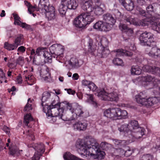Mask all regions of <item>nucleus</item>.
Masks as SVG:
<instances>
[{
  "label": "nucleus",
  "instance_id": "nucleus-1",
  "mask_svg": "<svg viewBox=\"0 0 160 160\" xmlns=\"http://www.w3.org/2000/svg\"><path fill=\"white\" fill-rule=\"evenodd\" d=\"M100 0H80L81 8L89 12H83L75 18L73 25L78 28H84L93 21L95 16H99L104 12L105 6L103 3L99 4Z\"/></svg>",
  "mask_w": 160,
  "mask_h": 160
},
{
  "label": "nucleus",
  "instance_id": "nucleus-2",
  "mask_svg": "<svg viewBox=\"0 0 160 160\" xmlns=\"http://www.w3.org/2000/svg\"><path fill=\"white\" fill-rule=\"evenodd\" d=\"M55 97L56 99L53 100L51 105H46L43 109L48 117L52 118L53 122L56 121L57 119H61L64 121H69L76 120L79 117H86L89 116L88 113L87 115H85L82 107L77 103H68L66 105L67 110L72 115L70 117H66L63 115V108H58L60 106V103L58 101V97L56 96Z\"/></svg>",
  "mask_w": 160,
  "mask_h": 160
},
{
  "label": "nucleus",
  "instance_id": "nucleus-3",
  "mask_svg": "<svg viewBox=\"0 0 160 160\" xmlns=\"http://www.w3.org/2000/svg\"><path fill=\"white\" fill-rule=\"evenodd\" d=\"M89 145H88L82 140H78L76 143V148L82 157L87 158H98L102 160L104 158L105 152L99 149V144L94 138H90Z\"/></svg>",
  "mask_w": 160,
  "mask_h": 160
},
{
  "label": "nucleus",
  "instance_id": "nucleus-4",
  "mask_svg": "<svg viewBox=\"0 0 160 160\" xmlns=\"http://www.w3.org/2000/svg\"><path fill=\"white\" fill-rule=\"evenodd\" d=\"M99 38L100 43L98 44L99 46L97 50L96 49V45L93 44L92 39H89L88 42V51L92 55L104 58L110 52L107 47L108 42L107 39L104 37H100Z\"/></svg>",
  "mask_w": 160,
  "mask_h": 160
},
{
  "label": "nucleus",
  "instance_id": "nucleus-5",
  "mask_svg": "<svg viewBox=\"0 0 160 160\" xmlns=\"http://www.w3.org/2000/svg\"><path fill=\"white\" fill-rule=\"evenodd\" d=\"M38 10L40 13L45 14L49 20H54L56 18V11L53 6H50L48 0H40Z\"/></svg>",
  "mask_w": 160,
  "mask_h": 160
},
{
  "label": "nucleus",
  "instance_id": "nucleus-6",
  "mask_svg": "<svg viewBox=\"0 0 160 160\" xmlns=\"http://www.w3.org/2000/svg\"><path fill=\"white\" fill-rule=\"evenodd\" d=\"M126 20L130 24L136 26H142L143 27L148 26L150 25L152 29L156 31L158 33H160V22L158 23L152 20H148V19L138 20L137 18L129 17L127 18Z\"/></svg>",
  "mask_w": 160,
  "mask_h": 160
},
{
  "label": "nucleus",
  "instance_id": "nucleus-7",
  "mask_svg": "<svg viewBox=\"0 0 160 160\" xmlns=\"http://www.w3.org/2000/svg\"><path fill=\"white\" fill-rule=\"evenodd\" d=\"M103 115L108 118L114 120L126 118L128 112L126 111L119 108L112 107L104 109Z\"/></svg>",
  "mask_w": 160,
  "mask_h": 160
},
{
  "label": "nucleus",
  "instance_id": "nucleus-8",
  "mask_svg": "<svg viewBox=\"0 0 160 160\" xmlns=\"http://www.w3.org/2000/svg\"><path fill=\"white\" fill-rule=\"evenodd\" d=\"M101 99L112 101H117L119 99L118 91L117 89H100L96 94Z\"/></svg>",
  "mask_w": 160,
  "mask_h": 160
},
{
  "label": "nucleus",
  "instance_id": "nucleus-9",
  "mask_svg": "<svg viewBox=\"0 0 160 160\" xmlns=\"http://www.w3.org/2000/svg\"><path fill=\"white\" fill-rule=\"evenodd\" d=\"M158 4L157 3H153L149 5L146 8V12L144 10L138 7L137 9L138 12H139L140 15L146 18L144 19H148L149 21L152 20H155L158 18L157 16H155L156 9L158 8Z\"/></svg>",
  "mask_w": 160,
  "mask_h": 160
},
{
  "label": "nucleus",
  "instance_id": "nucleus-10",
  "mask_svg": "<svg viewBox=\"0 0 160 160\" xmlns=\"http://www.w3.org/2000/svg\"><path fill=\"white\" fill-rule=\"evenodd\" d=\"M147 94L145 91L140 92L135 96L137 102L142 105L152 106L158 102L159 97H152L147 98Z\"/></svg>",
  "mask_w": 160,
  "mask_h": 160
},
{
  "label": "nucleus",
  "instance_id": "nucleus-11",
  "mask_svg": "<svg viewBox=\"0 0 160 160\" xmlns=\"http://www.w3.org/2000/svg\"><path fill=\"white\" fill-rule=\"evenodd\" d=\"M102 21L99 32H108L111 30L115 24L116 20L109 13H107L103 16Z\"/></svg>",
  "mask_w": 160,
  "mask_h": 160
},
{
  "label": "nucleus",
  "instance_id": "nucleus-12",
  "mask_svg": "<svg viewBox=\"0 0 160 160\" xmlns=\"http://www.w3.org/2000/svg\"><path fill=\"white\" fill-rule=\"evenodd\" d=\"M141 127H139L138 122L136 120H132L128 124H125L118 127V130L121 134L127 137L131 132Z\"/></svg>",
  "mask_w": 160,
  "mask_h": 160
},
{
  "label": "nucleus",
  "instance_id": "nucleus-13",
  "mask_svg": "<svg viewBox=\"0 0 160 160\" xmlns=\"http://www.w3.org/2000/svg\"><path fill=\"white\" fill-rule=\"evenodd\" d=\"M140 43L143 46L152 45V43H154L153 35L152 33L147 32L142 33L139 38Z\"/></svg>",
  "mask_w": 160,
  "mask_h": 160
},
{
  "label": "nucleus",
  "instance_id": "nucleus-14",
  "mask_svg": "<svg viewBox=\"0 0 160 160\" xmlns=\"http://www.w3.org/2000/svg\"><path fill=\"white\" fill-rule=\"evenodd\" d=\"M158 80L150 75L139 77L138 78L133 80V82L137 84L138 82V84H141L144 87H146L150 84L152 85L155 84Z\"/></svg>",
  "mask_w": 160,
  "mask_h": 160
},
{
  "label": "nucleus",
  "instance_id": "nucleus-15",
  "mask_svg": "<svg viewBox=\"0 0 160 160\" xmlns=\"http://www.w3.org/2000/svg\"><path fill=\"white\" fill-rule=\"evenodd\" d=\"M29 147H32L36 151L33 156L32 158V160H39L40 157L45 151L44 146L43 144H33L32 145H28Z\"/></svg>",
  "mask_w": 160,
  "mask_h": 160
},
{
  "label": "nucleus",
  "instance_id": "nucleus-16",
  "mask_svg": "<svg viewBox=\"0 0 160 160\" xmlns=\"http://www.w3.org/2000/svg\"><path fill=\"white\" fill-rule=\"evenodd\" d=\"M49 50L51 53H54L56 54V59L59 62L62 63V61L59 60H62L63 57V47L58 44H54L50 47Z\"/></svg>",
  "mask_w": 160,
  "mask_h": 160
},
{
  "label": "nucleus",
  "instance_id": "nucleus-17",
  "mask_svg": "<svg viewBox=\"0 0 160 160\" xmlns=\"http://www.w3.org/2000/svg\"><path fill=\"white\" fill-rule=\"evenodd\" d=\"M146 130L144 128L141 127L138 128L137 129L131 132V133L129 134L128 135L129 138V142H131L135 140V139H138L142 137L145 134Z\"/></svg>",
  "mask_w": 160,
  "mask_h": 160
},
{
  "label": "nucleus",
  "instance_id": "nucleus-18",
  "mask_svg": "<svg viewBox=\"0 0 160 160\" xmlns=\"http://www.w3.org/2000/svg\"><path fill=\"white\" fill-rule=\"evenodd\" d=\"M5 149H8L10 153L14 156H17L19 155L20 154V152H22V150L19 151L18 147L13 143L11 142V140L10 139H8V142L6 144V146L4 147Z\"/></svg>",
  "mask_w": 160,
  "mask_h": 160
},
{
  "label": "nucleus",
  "instance_id": "nucleus-19",
  "mask_svg": "<svg viewBox=\"0 0 160 160\" xmlns=\"http://www.w3.org/2000/svg\"><path fill=\"white\" fill-rule=\"evenodd\" d=\"M46 48L43 47L38 48L36 51V54L38 56L41 55L43 52V56L44 58V62H46L51 63L52 62V57L48 52L45 51Z\"/></svg>",
  "mask_w": 160,
  "mask_h": 160
},
{
  "label": "nucleus",
  "instance_id": "nucleus-20",
  "mask_svg": "<svg viewBox=\"0 0 160 160\" xmlns=\"http://www.w3.org/2000/svg\"><path fill=\"white\" fill-rule=\"evenodd\" d=\"M152 45L149 46L146 50V53L151 57H160V49L156 46Z\"/></svg>",
  "mask_w": 160,
  "mask_h": 160
},
{
  "label": "nucleus",
  "instance_id": "nucleus-21",
  "mask_svg": "<svg viewBox=\"0 0 160 160\" xmlns=\"http://www.w3.org/2000/svg\"><path fill=\"white\" fill-rule=\"evenodd\" d=\"M142 69L145 72H151L160 77V68L152 65H145L143 67Z\"/></svg>",
  "mask_w": 160,
  "mask_h": 160
},
{
  "label": "nucleus",
  "instance_id": "nucleus-22",
  "mask_svg": "<svg viewBox=\"0 0 160 160\" xmlns=\"http://www.w3.org/2000/svg\"><path fill=\"white\" fill-rule=\"evenodd\" d=\"M119 2L128 11L132 10L134 7L133 2L132 0H118Z\"/></svg>",
  "mask_w": 160,
  "mask_h": 160
},
{
  "label": "nucleus",
  "instance_id": "nucleus-23",
  "mask_svg": "<svg viewBox=\"0 0 160 160\" xmlns=\"http://www.w3.org/2000/svg\"><path fill=\"white\" fill-rule=\"evenodd\" d=\"M12 15L14 19V24L15 25H19L22 28L26 29H28L30 28V26L25 23L22 22L20 20V18L19 16L16 13H13Z\"/></svg>",
  "mask_w": 160,
  "mask_h": 160
},
{
  "label": "nucleus",
  "instance_id": "nucleus-24",
  "mask_svg": "<svg viewBox=\"0 0 160 160\" xmlns=\"http://www.w3.org/2000/svg\"><path fill=\"white\" fill-rule=\"evenodd\" d=\"M88 125L86 121L78 122L74 124L73 127L75 130L84 131L86 129Z\"/></svg>",
  "mask_w": 160,
  "mask_h": 160
},
{
  "label": "nucleus",
  "instance_id": "nucleus-25",
  "mask_svg": "<svg viewBox=\"0 0 160 160\" xmlns=\"http://www.w3.org/2000/svg\"><path fill=\"white\" fill-rule=\"evenodd\" d=\"M119 29L123 33H126L129 35L133 33L132 29L128 27L127 25L123 23L120 22L118 26Z\"/></svg>",
  "mask_w": 160,
  "mask_h": 160
},
{
  "label": "nucleus",
  "instance_id": "nucleus-26",
  "mask_svg": "<svg viewBox=\"0 0 160 160\" xmlns=\"http://www.w3.org/2000/svg\"><path fill=\"white\" fill-rule=\"evenodd\" d=\"M28 72V70H24L23 77L25 78V81L29 85H31L35 82L34 78L33 76L29 74Z\"/></svg>",
  "mask_w": 160,
  "mask_h": 160
},
{
  "label": "nucleus",
  "instance_id": "nucleus-27",
  "mask_svg": "<svg viewBox=\"0 0 160 160\" xmlns=\"http://www.w3.org/2000/svg\"><path fill=\"white\" fill-rule=\"evenodd\" d=\"M61 0L60 4L58 8V11L62 16L65 15L68 8L66 3V0Z\"/></svg>",
  "mask_w": 160,
  "mask_h": 160
},
{
  "label": "nucleus",
  "instance_id": "nucleus-28",
  "mask_svg": "<svg viewBox=\"0 0 160 160\" xmlns=\"http://www.w3.org/2000/svg\"><path fill=\"white\" fill-rule=\"evenodd\" d=\"M114 52H116V55L117 57L127 56H131L132 53L126 50L122 49H119L114 51Z\"/></svg>",
  "mask_w": 160,
  "mask_h": 160
},
{
  "label": "nucleus",
  "instance_id": "nucleus-29",
  "mask_svg": "<svg viewBox=\"0 0 160 160\" xmlns=\"http://www.w3.org/2000/svg\"><path fill=\"white\" fill-rule=\"evenodd\" d=\"M66 1L65 2L69 9L74 10L78 6L77 0H66Z\"/></svg>",
  "mask_w": 160,
  "mask_h": 160
},
{
  "label": "nucleus",
  "instance_id": "nucleus-30",
  "mask_svg": "<svg viewBox=\"0 0 160 160\" xmlns=\"http://www.w3.org/2000/svg\"><path fill=\"white\" fill-rule=\"evenodd\" d=\"M40 76L47 82H49L51 80L50 73L48 70H42L40 72Z\"/></svg>",
  "mask_w": 160,
  "mask_h": 160
},
{
  "label": "nucleus",
  "instance_id": "nucleus-31",
  "mask_svg": "<svg viewBox=\"0 0 160 160\" xmlns=\"http://www.w3.org/2000/svg\"><path fill=\"white\" fill-rule=\"evenodd\" d=\"M69 64L72 67L74 68H77L79 67L82 64L81 61H79L75 58H72L68 61Z\"/></svg>",
  "mask_w": 160,
  "mask_h": 160
},
{
  "label": "nucleus",
  "instance_id": "nucleus-32",
  "mask_svg": "<svg viewBox=\"0 0 160 160\" xmlns=\"http://www.w3.org/2000/svg\"><path fill=\"white\" fill-rule=\"evenodd\" d=\"M65 160H85L79 158L71 154L69 152H66L63 155Z\"/></svg>",
  "mask_w": 160,
  "mask_h": 160
},
{
  "label": "nucleus",
  "instance_id": "nucleus-33",
  "mask_svg": "<svg viewBox=\"0 0 160 160\" xmlns=\"http://www.w3.org/2000/svg\"><path fill=\"white\" fill-rule=\"evenodd\" d=\"M131 74L132 75H139L141 73V69L138 66H132L130 70Z\"/></svg>",
  "mask_w": 160,
  "mask_h": 160
},
{
  "label": "nucleus",
  "instance_id": "nucleus-34",
  "mask_svg": "<svg viewBox=\"0 0 160 160\" xmlns=\"http://www.w3.org/2000/svg\"><path fill=\"white\" fill-rule=\"evenodd\" d=\"M87 99V102L90 104L92 105L94 107L97 106V103L95 99L93 98L92 94H86Z\"/></svg>",
  "mask_w": 160,
  "mask_h": 160
},
{
  "label": "nucleus",
  "instance_id": "nucleus-35",
  "mask_svg": "<svg viewBox=\"0 0 160 160\" xmlns=\"http://www.w3.org/2000/svg\"><path fill=\"white\" fill-rule=\"evenodd\" d=\"M51 93L48 92H44L42 94V105L43 107L44 105L43 104V102L47 101L50 98L52 95Z\"/></svg>",
  "mask_w": 160,
  "mask_h": 160
},
{
  "label": "nucleus",
  "instance_id": "nucleus-36",
  "mask_svg": "<svg viewBox=\"0 0 160 160\" xmlns=\"http://www.w3.org/2000/svg\"><path fill=\"white\" fill-rule=\"evenodd\" d=\"M113 142L115 145H119L120 146H125L128 144L129 142H128L126 141L125 140H119L116 139H112Z\"/></svg>",
  "mask_w": 160,
  "mask_h": 160
},
{
  "label": "nucleus",
  "instance_id": "nucleus-37",
  "mask_svg": "<svg viewBox=\"0 0 160 160\" xmlns=\"http://www.w3.org/2000/svg\"><path fill=\"white\" fill-rule=\"evenodd\" d=\"M17 47V45H16L14 43L13 44H10L7 42H5L4 43V48L9 51L13 50L16 49Z\"/></svg>",
  "mask_w": 160,
  "mask_h": 160
},
{
  "label": "nucleus",
  "instance_id": "nucleus-38",
  "mask_svg": "<svg viewBox=\"0 0 160 160\" xmlns=\"http://www.w3.org/2000/svg\"><path fill=\"white\" fill-rule=\"evenodd\" d=\"M33 102V100H31L30 98L28 99L27 103L24 109V111H29L32 109V104Z\"/></svg>",
  "mask_w": 160,
  "mask_h": 160
},
{
  "label": "nucleus",
  "instance_id": "nucleus-39",
  "mask_svg": "<svg viewBox=\"0 0 160 160\" xmlns=\"http://www.w3.org/2000/svg\"><path fill=\"white\" fill-rule=\"evenodd\" d=\"M82 84L84 86H88V88H91V86H94L95 84L90 81L85 79L83 80L82 81Z\"/></svg>",
  "mask_w": 160,
  "mask_h": 160
},
{
  "label": "nucleus",
  "instance_id": "nucleus-40",
  "mask_svg": "<svg viewBox=\"0 0 160 160\" xmlns=\"http://www.w3.org/2000/svg\"><path fill=\"white\" fill-rule=\"evenodd\" d=\"M33 119L30 113L27 114L24 116V122L27 126H28L29 122Z\"/></svg>",
  "mask_w": 160,
  "mask_h": 160
},
{
  "label": "nucleus",
  "instance_id": "nucleus-41",
  "mask_svg": "<svg viewBox=\"0 0 160 160\" xmlns=\"http://www.w3.org/2000/svg\"><path fill=\"white\" fill-rule=\"evenodd\" d=\"M125 151L121 148L116 149L115 151L114 156H120V157L124 156Z\"/></svg>",
  "mask_w": 160,
  "mask_h": 160
},
{
  "label": "nucleus",
  "instance_id": "nucleus-42",
  "mask_svg": "<svg viewBox=\"0 0 160 160\" xmlns=\"http://www.w3.org/2000/svg\"><path fill=\"white\" fill-rule=\"evenodd\" d=\"M23 39V36L22 35L20 34L17 36L15 40L14 43L16 45H17V47L18 45L21 44L22 43Z\"/></svg>",
  "mask_w": 160,
  "mask_h": 160
},
{
  "label": "nucleus",
  "instance_id": "nucleus-43",
  "mask_svg": "<svg viewBox=\"0 0 160 160\" xmlns=\"http://www.w3.org/2000/svg\"><path fill=\"white\" fill-rule=\"evenodd\" d=\"M112 62L113 63L116 65L122 66L124 65L122 60L119 58H114Z\"/></svg>",
  "mask_w": 160,
  "mask_h": 160
},
{
  "label": "nucleus",
  "instance_id": "nucleus-44",
  "mask_svg": "<svg viewBox=\"0 0 160 160\" xmlns=\"http://www.w3.org/2000/svg\"><path fill=\"white\" fill-rule=\"evenodd\" d=\"M111 145L107 143L106 142H102L101 143L99 147H100L102 149L105 150H107Z\"/></svg>",
  "mask_w": 160,
  "mask_h": 160
},
{
  "label": "nucleus",
  "instance_id": "nucleus-45",
  "mask_svg": "<svg viewBox=\"0 0 160 160\" xmlns=\"http://www.w3.org/2000/svg\"><path fill=\"white\" fill-rule=\"evenodd\" d=\"M6 83L7 80H5V77L2 70L0 69V83H2L3 82Z\"/></svg>",
  "mask_w": 160,
  "mask_h": 160
},
{
  "label": "nucleus",
  "instance_id": "nucleus-46",
  "mask_svg": "<svg viewBox=\"0 0 160 160\" xmlns=\"http://www.w3.org/2000/svg\"><path fill=\"white\" fill-rule=\"evenodd\" d=\"M38 8H36V7L32 6L31 5L30 7H28V11L30 14H32L33 16L35 17L36 16V15L33 13V12L35 10L38 11Z\"/></svg>",
  "mask_w": 160,
  "mask_h": 160
},
{
  "label": "nucleus",
  "instance_id": "nucleus-47",
  "mask_svg": "<svg viewBox=\"0 0 160 160\" xmlns=\"http://www.w3.org/2000/svg\"><path fill=\"white\" fill-rule=\"evenodd\" d=\"M16 63L21 66H22L24 63V58L22 56H19L16 61Z\"/></svg>",
  "mask_w": 160,
  "mask_h": 160
},
{
  "label": "nucleus",
  "instance_id": "nucleus-48",
  "mask_svg": "<svg viewBox=\"0 0 160 160\" xmlns=\"http://www.w3.org/2000/svg\"><path fill=\"white\" fill-rule=\"evenodd\" d=\"M26 134L28 136V138L29 139H31L32 141L35 139V137L34 135V133L32 131L29 130H28Z\"/></svg>",
  "mask_w": 160,
  "mask_h": 160
},
{
  "label": "nucleus",
  "instance_id": "nucleus-49",
  "mask_svg": "<svg viewBox=\"0 0 160 160\" xmlns=\"http://www.w3.org/2000/svg\"><path fill=\"white\" fill-rule=\"evenodd\" d=\"M102 22V20H99L94 23L93 26V28L96 31H98Z\"/></svg>",
  "mask_w": 160,
  "mask_h": 160
},
{
  "label": "nucleus",
  "instance_id": "nucleus-50",
  "mask_svg": "<svg viewBox=\"0 0 160 160\" xmlns=\"http://www.w3.org/2000/svg\"><path fill=\"white\" fill-rule=\"evenodd\" d=\"M141 160H151L152 157V156L149 154H147L143 156Z\"/></svg>",
  "mask_w": 160,
  "mask_h": 160
},
{
  "label": "nucleus",
  "instance_id": "nucleus-51",
  "mask_svg": "<svg viewBox=\"0 0 160 160\" xmlns=\"http://www.w3.org/2000/svg\"><path fill=\"white\" fill-rule=\"evenodd\" d=\"M1 128L4 131L6 134L8 135L10 133V129L8 127L4 125L2 127H1Z\"/></svg>",
  "mask_w": 160,
  "mask_h": 160
},
{
  "label": "nucleus",
  "instance_id": "nucleus-52",
  "mask_svg": "<svg viewBox=\"0 0 160 160\" xmlns=\"http://www.w3.org/2000/svg\"><path fill=\"white\" fill-rule=\"evenodd\" d=\"M153 93L155 95H159L160 97V87L154 88Z\"/></svg>",
  "mask_w": 160,
  "mask_h": 160
},
{
  "label": "nucleus",
  "instance_id": "nucleus-53",
  "mask_svg": "<svg viewBox=\"0 0 160 160\" xmlns=\"http://www.w3.org/2000/svg\"><path fill=\"white\" fill-rule=\"evenodd\" d=\"M26 50V48L24 46H21L18 48L17 51L18 52H19V53H23Z\"/></svg>",
  "mask_w": 160,
  "mask_h": 160
},
{
  "label": "nucleus",
  "instance_id": "nucleus-54",
  "mask_svg": "<svg viewBox=\"0 0 160 160\" xmlns=\"http://www.w3.org/2000/svg\"><path fill=\"white\" fill-rule=\"evenodd\" d=\"M17 65V64L16 63H13L8 62L7 64V66L10 68L12 69H15Z\"/></svg>",
  "mask_w": 160,
  "mask_h": 160
},
{
  "label": "nucleus",
  "instance_id": "nucleus-55",
  "mask_svg": "<svg viewBox=\"0 0 160 160\" xmlns=\"http://www.w3.org/2000/svg\"><path fill=\"white\" fill-rule=\"evenodd\" d=\"M132 152V150L128 149L125 151L124 156H126V157L129 156L131 155Z\"/></svg>",
  "mask_w": 160,
  "mask_h": 160
},
{
  "label": "nucleus",
  "instance_id": "nucleus-56",
  "mask_svg": "<svg viewBox=\"0 0 160 160\" xmlns=\"http://www.w3.org/2000/svg\"><path fill=\"white\" fill-rule=\"evenodd\" d=\"M65 90H67V93L69 94L74 95L75 92L74 91L72 90L71 89H65Z\"/></svg>",
  "mask_w": 160,
  "mask_h": 160
},
{
  "label": "nucleus",
  "instance_id": "nucleus-57",
  "mask_svg": "<svg viewBox=\"0 0 160 160\" xmlns=\"http://www.w3.org/2000/svg\"><path fill=\"white\" fill-rule=\"evenodd\" d=\"M129 49L130 50L134 51L136 49V47L135 46L133 43L131 44L130 46L129 47Z\"/></svg>",
  "mask_w": 160,
  "mask_h": 160
},
{
  "label": "nucleus",
  "instance_id": "nucleus-58",
  "mask_svg": "<svg viewBox=\"0 0 160 160\" xmlns=\"http://www.w3.org/2000/svg\"><path fill=\"white\" fill-rule=\"evenodd\" d=\"M158 9L157 11L156 12V14L155 16H157L159 18V16H160V5L158 4Z\"/></svg>",
  "mask_w": 160,
  "mask_h": 160
},
{
  "label": "nucleus",
  "instance_id": "nucleus-59",
  "mask_svg": "<svg viewBox=\"0 0 160 160\" xmlns=\"http://www.w3.org/2000/svg\"><path fill=\"white\" fill-rule=\"evenodd\" d=\"M79 76L77 73H75L72 76V78L75 80H77L78 79Z\"/></svg>",
  "mask_w": 160,
  "mask_h": 160
},
{
  "label": "nucleus",
  "instance_id": "nucleus-60",
  "mask_svg": "<svg viewBox=\"0 0 160 160\" xmlns=\"http://www.w3.org/2000/svg\"><path fill=\"white\" fill-rule=\"evenodd\" d=\"M16 82L18 83H21L22 82V78L21 77H18L17 78Z\"/></svg>",
  "mask_w": 160,
  "mask_h": 160
},
{
  "label": "nucleus",
  "instance_id": "nucleus-61",
  "mask_svg": "<svg viewBox=\"0 0 160 160\" xmlns=\"http://www.w3.org/2000/svg\"><path fill=\"white\" fill-rule=\"evenodd\" d=\"M91 87L92 88H88L90 90L94 92L96 91L97 88V87L96 86V85L95 84V87L94 86H93V87L91 86Z\"/></svg>",
  "mask_w": 160,
  "mask_h": 160
},
{
  "label": "nucleus",
  "instance_id": "nucleus-62",
  "mask_svg": "<svg viewBox=\"0 0 160 160\" xmlns=\"http://www.w3.org/2000/svg\"><path fill=\"white\" fill-rule=\"evenodd\" d=\"M31 54L32 56H35L36 55V51H35L34 49H31Z\"/></svg>",
  "mask_w": 160,
  "mask_h": 160
},
{
  "label": "nucleus",
  "instance_id": "nucleus-63",
  "mask_svg": "<svg viewBox=\"0 0 160 160\" xmlns=\"http://www.w3.org/2000/svg\"><path fill=\"white\" fill-rule=\"evenodd\" d=\"M2 104L0 102V115H2L3 112L2 109Z\"/></svg>",
  "mask_w": 160,
  "mask_h": 160
},
{
  "label": "nucleus",
  "instance_id": "nucleus-64",
  "mask_svg": "<svg viewBox=\"0 0 160 160\" xmlns=\"http://www.w3.org/2000/svg\"><path fill=\"white\" fill-rule=\"evenodd\" d=\"M24 4L28 8V7H30L31 6L30 3L27 1H24Z\"/></svg>",
  "mask_w": 160,
  "mask_h": 160
}]
</instances>
